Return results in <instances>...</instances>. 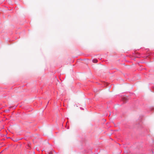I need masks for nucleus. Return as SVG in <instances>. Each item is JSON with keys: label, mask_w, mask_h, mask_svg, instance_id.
Returning a JSON list of instances; mask_svg holds the SVG:
<instances>
[{"label": "nucleus", "mask_w": 154, "mask_h": 154, "mask_svg": "<svg viewBox=\"0 0 154 154\" xmlns=\"http://www.w3.org/2000/svg\"><path fill=\"white\" fill-rule=\"evenodd\" d=\"M93 61L94 63H96L97 62V60L96 59H94L93 60Z\"/></svg>", "instance_id": "f03ea898"}, {"label": "nucleus", "mask_w": 154, "mask_h": 154, "mask_svg": "<svg viewBox=\"0 0 154 154\" xmlns=\"http://www.w3.org/2000/svg\"><path fill=\"white\" fill-rule=\"evenodd\" d=\"M122 99V100L124 102H125L128 100L127 97H123Z\"/></svg>", "instance_id": "f257e3e1"}, {"label": "nucleus", "mask_w": 154, "mask_h": 154, "mask_svg": "<svg viewBox=\"0 0 154 154\" xmlns=\"http://www.w3.org/2000/svg\"><path fill=\"white\" fill-rule=\"evenodd\" d=\"M49 154H52V153L51 152H50L49 153Z\"/></svg>", "instance_id": "7ed1b4c3"}]
</instances>
